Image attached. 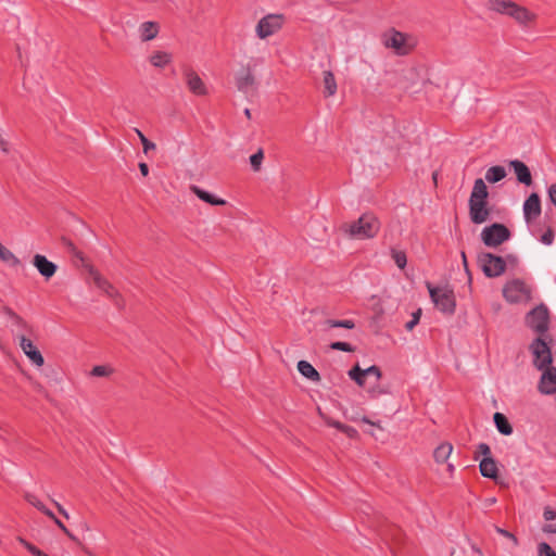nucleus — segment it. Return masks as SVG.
Here are the masks:
<instances>
[{
	"label": "nucleus",
	"mask_w": 556,
	"mask_h": 556,
	"mask_svg": "<svg viewBox=\"0 0 556 556\" xmlns=\"http://www.w3.org/2000/svg\"><path fill=\"white\" fill-rule=\"evenodd\" d=\"M488 197L489 191L484 180L477 178L468 201L469 217L476 225L483 224L490 218L491 210L488 206Z\"/></svg>",
	"instance_id": "f257e3e1"
},
{
	"label": "nucleus",
	"mask_w": 556,
	"mask_h": 556,
	"mask_svg": "<svg viewBox=\"0 0 556 556\" xmlns=\"http://www.w3.org/2000/svg\"><path fill=\"white\" fill-rule=\"evenodd\" d=\"M380 228L379 218L371 212H366L358 219L342 226L343 232L356 240L372 239L379 233Z\"/></svg>",
	"instance_id": "f03ea898"
},
{
	"label": "nucleus",
	"mask_w": 556,
	"mask_h": 556,
	"mask_svg": "<svg viewBox=\"0 0 556 556\" xmlns=\"http://www.w3.org/2000/svg\"><path fill=\"white\" fill-rule=\"evenodd\" d=\"M381 42L387 49L394 51L396 55H408L417 46L415 36L390 28L381 36Z\"/></svg>",
	"instance_id": "7ed1b4c3"
},
{
	"label": "nucleus",
	"mask_w": 556,
	"mask_h": 556,
	"mask_svg": "<svg viewBox=\"0 0 556 556\" xmlns=\"http://www.w3.org/2000/svg\"><path fill=\"white\" fill-rule=\"evenodd\" d=\"M488 8L493 12L510 16L521 25H527L534 18V14H532L527 8L521 7L511 0H490Z\"/></svg>",
	"instance_id": "20e7f679"
},
{
	"label": "nucleus",
	"mask_w": 556,
	"mask_h": 556,
	"mask_svg": "<svg viewBox=\"0 0 556 556\" xmlns=\"http://www.w3.org/2000/svg\"><path fill=\"white\" fill-rule=\"evenodd\" d=\"M552 343V337L545 336L535 338L529 346V350L533 355V365L539 370H543L548 367L553 362Z\"/></svg>",
	"instance_id": "39448f33"
},
{
	"label": "nucleus",
	"mask_w": 556,
	"mask_h": 556,
	"mask_svg": "<svg viewBox=\"0 0 556 556\" xmlns=\"http://www.w3.org/2000/svg\"><path fill=\"white\" fill-rule=\"evenodd\" d=\"M426 286L435 307L444 314H454L456 308L454 291L447 287H434L431 282H426Z\"/></svg>",
	"instance_id": "423d86ee"
},
{
	"label": "nucleus",
	"mask_w": 556,
	"mask_h": 556,
	"mask_svg": "<svg viewBox=\"0 0 556 556\" xmlns=\"http://www.w3.org/2000/svg\"><path fill=\"white\" fill-rule=\"evenodd\" d=\"M532 289L521 279H511L503 287L504 299L511 304L527 303L531 300Z\"/></svg>",
	"instance_id": "0eeeda50"
},
{
	"label": "nucleus",
	"mask_w": 556,
	"mask_h": 556,
	"mask_svg": "<svg viewBox=\"0 0 556 556\" xmlns=\"http://www.w3.org/2000/svg\"><path fill=\"white\" fill-rule=\"evenodd\" d=\"M526 325L534 331L538 337L548 334L549 313L544 304H540L532 308L526 316Z\"/></svg>",
	"instance_id": "6e6552de"
},
{
	"label": "nucleus",
	"mask_w": 556,
	"mask_h": 556,
	"mask_svg": "<svg viewBox=\"0 0 556 556\" xmlns=\"http://www.w3.org/2000/svg\"><path fill=\"white\" fill-rule=\"evenodd\" d=\"M510 238L509 229L503 224H492L481 231L482 242L490 248H495Z\"/></svg>",
	"instance_id": "1a4fd4ad"
},
{
	"label": "nucleus",
	"mask_w": 556,
	"mask_h": 556,
	"mask_svg": "<svg viewBox=\"0 0 556 556\" xmlns=\"http://www.w3.org/2000/svg\"><path fill=\"white\" fill-rule=\"evenodd\" d=\"M478 262L483 274L490 278L501 276L506 269L504 258L492 253H481L478 256Z\"/></svg>",
	"instance_id": "9d476101"
},
{
	"label": "nucleus",
	"mask_w": 556,
	"mask_h": 556,
	"mask_svg": "<svg viewBox=\"0 0 556 556\" xmlns=\"http://www.w3.org/2000/svg\"><path fill=\"white\" fill-rule=\"evenodd\" d=\"M283 16L281 14H267L262 17L256 25V35L261 39L273 36L281 29Z\"/></svg>",
	"instance_id": "9b49d317"
},
{
	"label": "nucleus",
	"mask_w": 556,
	"mask_h": 556,
	"mask_svg": "<svg viewBox=\"0 0 556 556\" xmlns=\"http://www.w3.org/2000/svg\"><path fill=\"white\" fill-rule=\"evenodd\" d=\"M89 274L92 277L94 285L110 299H113L116 305H121L122 296L119 292L114 288V286L111 285L104 277H102L101 274L94 268H90Z\"/></svg>",
	"instance_id": "f8f14e48"
},
{
	"label": "nucleus",
	"mask_w": 556,
	"mask_h": 556,
	"mask_svg": "<svg viewBox=\"0 0 556 556\" xmlns=\"http://www.w3.org/2000/svg\"><path fill=\"white\" fill-rule=\"evenodd\" d=\"M236 87L239 91L248 93L255 88V76L250 66L242 67L235 77Z\"/></svg>",
	"instance_id": "ddd939ff"
},
{
	"label": "nucleus",
	"mask_w": 556,
	"mask_h": 556,
	"mask_svg": "<svg viewBox=\"0 0 556 556\" xmlns=\"http://www.w3.org/2000/svg\"><path fill=\"white\" fill-rule=\"evenodd\" d=\"M539 391L542 394H554L556 392V368L546 367L543 369L539 386Z\"/></svg>",
	"instance_id": "4468645a"
},
{
	"label": "nucleus",
	"mask_w": 556,
	"mask_h": 556,
	"mask_svg": "<svg viewBox=\"0 0 556 556\" xmlns=\"http://www.w3.org/2000/svg\"><path fill=\"white\" fill-rule=\"evenodd\" d=\"M33 265L36 267L38 273L46 279L49 280L52 278L58 266L55 263L49 261L45 255L42 254H35L33 257Z\"/></svg>",
	"instance_id": "2eb2a0df"
},
{
	"label": "nucleus",
	"mask_w": 556,
	"mask_h": 556,
	"mask_svg": "<svg viewBox=\"0 0 556 556\" xmlns=\"http://www.w3.org/2000/svg\"><path fill=\"white\" fill-rule=\"evenodd\" d=\"M186 84L190 92L195 96H205L207 89L202 78L191 68H188L184 73Z\"/></svg>",
	"instance_id": "dca6fc26"
},
{
	"label": "nucleus",
	"mask_w": 556,
	"mask_h": 556,
	"mask_svg": "<svg viewBox=\"0 0 556 556\" xmlns=\"http://www.w3.org/2000/svg\"><path fill=\"white\" fill-rule=\"evenodd\" d=\"M541 201L538 193H531L523 203V216L527 223L541 215Z\"/></svg>",
	"instance_id": "f3484780"
},
{
	"label": "nucleus",
	"mask_w": 556,
	"mask_h": 556,
	"mask_svg": "<svg viewBox=\"0 0 556 556\" xmlns=\"http://www.w3.org/2000/svg\"><path fill=\"white\" fill-rule=\"evenodd\" d=\"M20 346L26 356L38 367L42 366L45 363L43 356L33 344L31 340L22 336L20 339Z\"/></svg>",
	"instance_id": "a211bd4d"
},
{
	"label": "nucleus",
	"mask_w": 556,
	"mask_h": 556,
	"mask_svg": "<svg viewBox=\"0 0 556 556\" xmlns=\"http://www.w3.org/2000/svg\"><path fill=\"white\" fill-rule=\"evenodd\" d=\"M510 166L514 168L517 180L526 186H530L532 184V176L529 167L519 160H514L510 163Z\"/></svg>",
	"instance_id": "6ab92c4d"
},
{
	"label": "nucleus",
	"mask_w": 556,
	"mask_h": 556,
	"mask_svg": "<svg viewBox=\"0 0 556 556\" xmlns=\"http://www.w3.org/2000/svg\"><path fill=\"white\" fill-rule=\"evenodd\" d=\"M138 31L141 41H150L157 37L160 25L156 22L147 21L140 24Z\"/></svg>",
	"instance_id": "aec40b11"
},
{
	"label": "nucleus",
	"mask_w": 556,
	"mask_h": 556,
	"mask_svg": "<svg viewBox=\"0 0 556 556\" xmlns=\"http://www.w3.org/2000/svg\"><path fill=\"white\" fill-rule=\"evenodd\" d=\"M190 190L199 198L201 199L202 201L211 204V205H215V206H219V205H225L226 204V201L224 199H220V198H217L216 195L207 192L206 190H203L202 188L195 186V185H192L190 187Z\"/></svg>",
	"instance_id": "412c9836"
},
{
	"label": "nucleus",
	"mask_w": 556,
	"mask_h": 556,
	"mask_svg": "<svg viewBox=\"0 0 556 556\" xmlns=\"http://www.w3.org/2000/svg\"><path fill=\"white\" fill-rule=\"evenodd\" d=\"M479 468L483 477L493 480L497 479L498 469L496 462L492 457H483L480 462Z\"/></svg>",
	"instance_id": "4be33fe9"
},
{
	"label": "nucleus",
	"mask_w": 556,
	"mask_h": 556,
	"mask_svg": "<svg viewBox=\"0 0 556 556\" xmlns=\"http://www.w3.org/2000/svg\"><path fill=\"white\" fill-rule=\"evenodd\" d=\"M299 372L313 382H319L321 377L314 366L307 361H300L298 363Z\"/></svg>",
	"instance_id": "5701e85b"
},
{
	"label": "nucleus",
	"mask_w": 556,
	"mask_h": 556,
	"mask_svg": "<svg viewBox=\"0 0 556 556\" xmlns=\"http://www.w3.org/2000/svg\"><path fill=\"white\" fill-rule=\"evenodd\" d=\"M323 84H324V96L326 98L332 97L337 92V81L334 75L331 71H324L323 73Z\"/></svg>",
	"instance_id": "b1692460"
},
{
	"label": "nucleus",
	"mask_w": 556,
	"mask_h": 556,
	"mask_svg": "<svg viewBox=\"0 0 556 556\" xmlns=\"http://www.w3.org/2000/svg\"><path fill=\"white\" fill-rule=\"evenodd\" d=\"M452 452L453 445L450 442H443L434 448L433 458L438 464L446 463Z\"/></svg>",
	"instance_id": "393cba45"
},
{
	"label": "nucleus",
	"mask_w": 556,
	"mask_h": 556,
	"mask_svg": "<svg viewBox=\"0 0 556 556\" xmlns=\"http://www.w3.org/2000/svg\"><path fill=\"white\" fill-rule=\"evenodd\" d=\"M149 61L154 67L163 68L172 62V54L165 51H155L150 55Z\"/></svg>",
	"instance_id": "a878e982"
},
{
	"label": "nucleus",
	"mask_w": 556,
	"mask_h": 556,
	"mask_svg": "<svg viewBox=\"0 0 556 556\" xmlns=\"http://www.w3.org/2000/svg\"><path fill=\"white\" fill-rule=\"evenodd\" d=\"M493 419L500 433L504 435H510L513 433V427L504 414L495 413Z\"/></svg>",
	"instance_id": "bb28decb"
},
{
	"label": "nucleus",
	"mask_w": 556,
	"mask_h": 556,
	"mask_svg": "<svg viewBox=\"0 0 556 556\" xmlns=\"http://www.w3.org/2000/svg\"><path fill=\"white\" fill-rule=\"evenodd\" d=\"M506 177V169L504 166L495 165L490 167L485 173V180L490 184L501 181Z\"/></svg>",
	"instance_id": "cd10ccee"
},
{
	"label": "nucleus",
	"mask_w": 556,
	"mask_h": 556,
	"mask_svg": "<svg viewBox=\"0 0 556 556\" xmlns=\"http://www.w3.org/2000/svg\"><path fill=\"white\" fill-rule=\"evenodd\" d=\"M0 261L11 266H18L21 261L15 254L0 242Z\"/></svg>",
	"instance_id": "c85d7f7f"
},
{
	"label": "nucleus",
	"mask_w": 556,
	"mask_h": 556,
	"mask_svg": "<svg viewBox=\"0 0 556 556\" xmlns=\"http://www.w3.org/2000/svg\"><path fill=\"white\" fill-rule=\"evenodd\" d=\"M324 325L327 328H346V329L355 328V323L352 319H343V320L327 319V320H325Z\"/></svg>",
	"instance_id": "c756f323"
},
{
	"label": "nucleus",
	"mask_w": 556,
	"mask_h": 556,
	"mask_svg": "<svg viewBox=\"0 0 556 556\" xmlns=\"http://www.w3.org/2000/svg\"><path fill=\"white\" fill-rule=\"evenodd\" d=\"M349 377L356 382L359 387H365V376L364 369H362L358 365L352 367L349 372Z\"/></svg>",
	"instance_id": "7c9ffc66"
},
{
	"label": "nucleus",
	"mask_w": 556,
	"mask_h": 556,
	"mask_svg": "<svg viewBox=\"0 0 556 556\" xmlns=\"http://www.w3.org/2000/svg\"><path fill=\"white\" fill-rule=\"evenodd\" d=\"M391 257L400 269L405 268L407 264V257L404 251L391 249Z\"/></svg>",
	"instance_id": "2f4dec72"
},
{
	"label": "nucleus",
	"mask_w": 556,
	"mask_h": 556,
	"mask_svg": "<svg viewBox=\"0 0 556 556\" xmlns=\"http://www.w3.org/2000/svg\"><path fill=\"white\" fill-rule=\"evenodd\" d=\"M114 372V369L109 365H97L91 371L90 376L92 377H109Z\"/></svg>",
	"instance_id": "473e14b6"
},
{
	"label": "nucleus",
	"mask_w": 556,
	"mask_h": 556,
	"mask_svg": "<svg viewBox=\"0 0 556 556\" xmlns=\"http://www.w3.org/2000/svg\"><path fill=\"white\" fill-rule=\"evenodd\" d=\"M264 159V153L262 149L250 156V163L254 172H258L261 169V165Z\"/></svg>",
	"instance_id": "72a5a7b5"
},
{
	"label": "nucleus",
	"mask_w": 556,
	"mask_h": 556,
	"mask_svg": "<svg viewBox=\"0 0 556 556\" xmlns=\"http://www.w3.org/2000/svg\"><path fill=\"white\" fill-rule=\"evenodd\" d=\"M24 498H25V501H26L28 504H30L31 506H34L35 508H37L39 511H40L42 508H45V506H46V505L41 502V500H40L37 495H35V494H33V493H29V492L25 493Z\"/></svg>",
	"instance_id": "f704fd0d"
},
{
	"label": "nucleus",
	"mask_w": 556,
	"mask_h": 556,
	"mask_svg": "<svg viewBox=\"0 0 556 556\" xmlns=\"http://www.w3.org/2000/svg\"><path fill=\"white\" fill-rule=\"evenodd\" d=\"M18 542L34 556H45L46 555V553H43L37 546L29 543L28 541H26L23 538H18Z\"/></svg>",
	"instance_id": "c9c22d12"
},
{
	"label": "nucleus",
	"mask_w": 556,
	"mask_h": 556,
	"mask_svg": "<svg viewBox=\"0 0 556 556\" xmlns=\"http://www.w3.org/2000/svg\"><path fill=\"white\" fill-rule=\"evenodd\" d=\"M330 349L343 352H354L355 348L348 342L336 341L330 344Z\"/></svg>",
	"instance_id": "e433bc0d"
},
{
	"label": "nucleus",
	"mask_w": 556,
	"mask_h": 556,
	"mask_svg": "<svg viewBox=\"0 0 556 556\" xmlns=\"http://www.w3.org/2000/svg\"><path fill=\"white\" fill-rule=\"evenodd\" d=\"M364 376L366 377H374L376 381H379L382 374L378 366L371 365L368 368L364 369Z\"/></svg>",
	"instance_id": "4c0bfd02"
},
{
	"label": "nucleus",
	"mask_w": 556,
	"mask_h": 556,
	"mask_svg": "<svg viewBox=\"0 0 556 556\" xmlns=\"http://www.w3.org/2000/svg\"><path fill=\"white\" fill-rule=\"evenodd\" d=\"M555 239V230L552 227H548L546 231L541 236L540 241L545 245L553 244Z\"/></svg>",
	"instance_id": "58836bf2"
},
{
	"label": "nucleus",
	"mask_w": 556,
	"mask_h": 556,
	"mask_svg": "<svg viewBox=\"0 0 556 556\" xmlns=\"http://www.w3.org/2000/svg\"><path fill=\"white\" fill-rule=\"evenodd\" d=\"M137 134H138L139 138H140V141L142 143L143 152L144 153H148V151L154 150L156 148L155 143L150 141L140 130L137 129Z\"/></svg>",
	"instance_id": "ea45409f"
},
{
	"label": "nucleus",
	"mask_w": 556,
	"mask_h": 556,
	"mask_svg": "<svg viewBox=\"0 0 556 556\" xmlns=\"http://www.w3.org/2000/svg\"><path fill=\"white\" fill-rule=\"evenodd\" d=\"M538 552L539 556H556V553L546 542H542L539 544Z\"/></svg>",
	"instance_id": "a19ab883"
},
{
	"label": "nucleus",
	"mask_w": 556,
	"mask_h": 556,
	"mask_svg": "<svg viewBox=\"0 0 556 556\" xmlns=\"http://www.w3.org/2000/svg\"><path fill=\"white\" fill-rule=\"evenodd\" d=\"M421 316V309H417L413 313L412 319L405 324V328L408 331H412L414 327L419 323Z\"/></svg>",
	"instance_id": "79ce46f5"
},
{
	"label": "nucleus",
	"mask_w": 556,
	"mask_h": 556,
	"mask_svg": "<svg viewBox=\"0 0 556 556\" xmlns=\"http://www.w3.org/2000/svg\"><path fill=\"white\" fill-rule=\"evenodd\" d=\"M64 245L68 249L71 253H73L74 256H76L79 260H83V253L77 250V248L74 245V243L71 240L63 239Z\"/></svg>",
	"instance_id": "37998d69"
},
{
	"label": "nucleus",
	"mask_w": 556,
	"mask_h": 556,
	"mask_svg": "<svg viewBox=\"0 0 556 556\" xmlns=\"http://www.w3.org/2000/svg\"><path fill=\"white\" fill-rule=\"evenodd\" d=\"M496 532L498 534L503 535L504 538L509 539L515 546H517L519 544V541H518L517 536L514 533H511V532H509V531H507L505 529L498 528V527L496 528Z\"/></svg>",
	"instance_id": "c03bdc74"
},
{
	"label": "nucleus",
	"mask_w": 556,
	"mask_h": 556,
	"mask_svg": "<svg viewBox=\"0 0 556 556\" xmlns=\"http://www.w3.org/2000/svg\"><path fill=\"white\" fill-rule=\"evenodd\" d=\"M52 520L71 540H76L75 535L65 527V525L58 517H55Z\"/></svg>",
	"instance_id": "a18cd8bd"
},
{
	"label": "nucleus",
	"mask_w": 556,
	"mask_h": 556,
	"mask_svg": "<svg viewBox=\"0 0 556 556\" xmlns=\"http://www.w3.org/2000/svg\"><path fill=\"white\" fill-rule=\"evenodd\" d=\"M477 454L483 457H491V448L486 443H480L477 447Z\"/></svg>",
	"instance_id": "49530a36"
},
{
	"label": "nucleus",
	"mask_w": 556,
	"mask_h": 556,
	"mask_svg": "<svg viewBox=\"0 0 556 556\" xmlns=\"http://www.w3.org/2000/svg\"><path fill=\"white\" fill-rule=\"evenodd\" d=\"M543 517L546 521L555 520L556 519V510L552 507L547 506L544 508Z\"/></svg>",
	"instance_id": "de8ad7c7"
},
{
	"label": "nucleus",
	"mask_w": 556,
	"mask_h": 556,
	"mask_svg": "<svg viewBox=\"0 0 556 556\" xmlns=\"http://www.w3.org/2000/svg\"><path fill=\"white\" fill-rule=\"evenodd\" d=\"M341 432L346 434V437L350 439H354L358 435L357 430L349 425H344L343 430Z\"/></svg>",
	"instance_id": "09e8293b"
},
{
	"label": "nucleus",
	"mask_w": 556,
	"mask_h": 556,
	"mask_svg": "<svg viewBox=\"0 0 556 556\" xmlns=\"http://www.w3.org/2000/svg\"><path fill=\"white\" fill-rule=\"evenodd\" d=\"M548 197H549L551 202L556 206V184H553L548 188Z\"/></svg>",
	"instance_id": "8fccbe9b"
},
{
	"label": "nucleus",
	"mask_w": 556,
	"mask_h": 556,
	"mask_svg": "<svg viewBox=\"0 0 556 556\" xmlns=\"http://www.w3.org/2000/svg\"><path fill=\"white\" fill-rule=\"evenodd\" d=\"M327 425L332 427V428H336L339 431H342L345 424H342V422H340L338 420L329 419V420H327Z\"/></svg>",
	"instance_id": "3c124183"
},
{
	"label": "nucleus",
	"mask_w": 556,
	"mask_h": 556,
	"mask_svg": "<svg viewBox=\"0 0 556 556\" xmlns=\"http://www.w3.org/2000/svg\"><path fill=\"white\" fill-rule=\"evenodd\" d=\"M460 256H462V261H463V265H464V268L469 277V282L471 281V276H470V271H469V268H468V262H467V256H466V253L464 251L460 252Z\"/></svg>",
	"instance_id": "603ef678"
},
{
	"label": "nucleus",
	"mask_w": 556,
	"mask_h": 556,
	"mask_svg": "<svg viewBox=\"0 0 556 556\" xmlns=\"http://www.w3.org/2000/svg\"><path fill=\"white\" fill-rule=\"evenodd\" d=\"M53 503H54L55 507L58 508L59 513H60L63 517H65L66 519H68V518H70V515H68V513L65 510V508H64L60 503H58V502H55V501H53Z\"/></svg>",
	"instance_id": "864d4df0"
},
{
	"label": "nucleus",
	"mask_w": 556,
	"mask_h": 556,
	"mask_svg": "<svg viewBox=\"0 0 556 556\" xmlns=\"http://www.w3.org/2000/svg\"><path fill=\"white\" fill-rule=\"evenodd\" d=\"M542 530L544 533H556V525H553V523L544 525Z\"/></svg>",
	"instance_id": "5fc2aeb1"
},
{
	"label": "nucleus",
	"mask_w": 556,
	"mask_h": 556,
	"mask_svg": "<svg viewBox=\"0 0 556 556\" xmlns=\"http://www.w3.org/2000/svg\"><path fill=\"white\" fill-rule=\"evenodd\" d=\"M139 169H140V173L142 174V176H148L149 174V166L147 163H139Z\"/></svg>",
	"instance_id": "6e6d98bb"
},
{
	"label": "nucleus",
	"mask_w": 556,
	"mask_h": 556,
	"mask_svg": "<svg viewBox=\"0 0 556 556\" xmlns=\"http://www.w3.org/2000/svg\"><path fill=\"white\" fill-rule=\"evenodd\" d=\"M42 514H45L50 519H54L56 516L53 514L51 509H49L47 506L40 510Z\"/></svg>",
	"instance_id": "4d7b16f0"
},
{
	"label": "nucleus",
	"mask_w": 556,
	"mask_h": 556,
	"mask_svg": "<svg viewBox=\"0 0 556 556\" xmlns=\"http://www.w3.org/2000/svg\"><path fill=\"white\" fill-rule=\"evenodd\" d=\"M0 148L4 153L9 152V143L3 139L0 140Z\"/></svg>",
	"instance_id": "13d9d810"
},
{
	"label": "nucleus",
	"mask_w": 556,
	"mask_h": 556,
	"mask_svg": "<svg viewBox=\"0 0 556 556\" xmlns=\"http://www.w3.org/2000/svg\"><path fill=\"white\" fill-rule=\"evenodd\" d=\"M363 421L366 422V424H369V425H372V426H377V427H380L378 424H375L372 421H370L368 418L364 417L363 418Z\"/></svg>",
	"instance_id": "bf43d9fd"
},
{
	"label": "nucleus",
	"mask_w": 556,
	"mask_h": 556,
	"mask_svg": "<svg viewBox=\"0 0 556 556\" xmlns=\"http://www.w3.org/2000/svg\"><path fill=\"white\" fill-rule=\"evenodd\" d=\"M447 470L452 475L454 472V470H455L454 465L453 464H447Z\"/></svg>",
	"instance_id": "052dcab7"
},
{
	"label": "nucleus",
	"mask_w": 556,
	"mask_h": 556,
	"mask_svg": "<svg viewBox=\"0 0 556 556\" xmlns=\"http://www.w3.org/2000/svg\"><path fill=\"white\" fill-rule=\"evenodd\" d=\"M244 115L250 119L251 118V110L250 109H245L244 110Z\"/></svg>",
	"instance_id": "680f3d73"
},
{
	"label": "nucleus",
	"mask_w": 556,
	"mask_h": 556,
	"mask_svg": "<svg viewBox=\"0 0 556 556\" xmlns=\"http://www.w3.org/2000/svg\"><path fill=\"white\" fill-rule=\"evenodd\" d=\"M10 315L13 316L17 321H22V318L15 313L10 312Z\"/></svg>",
	"instance_id": "e2e57ef3"
},
{
	"label": "nucleus",
	"mask_w": 556,
	"mask_h": 556,
	"mask_svg": "<svg viewBox=\"0 0 556 556\" xmlns=\"http://www.w3.org/2000/svg\"><path fill=\"white\" fill-rule=\"evenodd\" d=\"M437 177H438V173H437V172H434V173H433V175H432V178H433L434 184H437Z\"/></svg>",
	"instance_id": "0e129e2a"
},
{
	"label": "nucleus",
	"mask_w": 556,
	"mask_h": 556,
	"mask_svg": "<svg viewBox=\"0 0 556 556\" xmlns=\"http://www.w3.org/2000/svg\"><path fill=\"white\" fill-rule=\"evenodd\" d=\"M488 501H489L490 504H493V503H495L496 500L494 497H492V498H490Z\"/></svg>",
	"instance_id": "69168bd1"
}]
</instances>
